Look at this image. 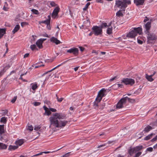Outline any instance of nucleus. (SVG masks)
I'll use <instances>...</instances> for the list:
<instances>
[{"mask_svg": "<svg viewBox=\"0 0 157 157\" xmlns=\"http://www.w3.org/2000/svg\"><path fill=\"white\" fill-rule=\"evenodd\" d=\"M55 116L56 117V118H54L51 121V125H53L56 128H63L64 127L67 123V121H58L57 119H65V117L63 115L59 114L58 113H56L55 114Z\"/></svg>", "mask_w": 157, "mask_h": 157, "instance_id": "1", "label": "nucleus"}, {"mask_svg": "<svg viewBox=\"0 0 157 157\" xmlns=\"http://www.w3.org/2000/svg\"><path fill=\"white\" fill-rule=\"evenodd\" d=\"M105 91L106 90L103 88L99 91L98 96L95 99V101L94 103L93 106L95 109H97L98 107V103L101 100L102 97L105 95Z\"/></svg>", "mask_w": 157, "mask_h": 157, "instance_id": "2", "label": "nucleus"}, {"mask_svg": "<svg viewBox=\"0 0 157 157\" xmlns=\"http://www.w3.org/2000/svg\"><path fill=\"white\" fill-rule=\"evenodd\" d=\"M142 32V29L141 27L135 28L131 30L127 35V37L130 38L135 37L138 34H141Z\"/></svg>", "mask_w": 157, "mask_h": 157, "instance_id": "3", "label": "nucleus"}, {"mask_svg": "<svg viewBox=\"0 0 157 157\" xmlns=\"http://www.w3.org/2000/svg\"><path fill=\"white\" fill-rule=\"evenodd\" d=\"M143 146L142 145L137 146L134 147H130L128 150V152L130 156H132L134 153L136 152L142 150Z\"/></svg>", "mask_w": 157, "mask_h": 157, "instance_id": "4", "label": "nucleus"}, {"mask_svg": "<svg viewBox=\"0 0 157 157\" xmlns=\"http://www.w3.org/2000/svg\"><path fill=\"white\" fill-rule=\"evenodd\" d=\"M92 30L95 35L98 36L101 35L102 33V28L97 25L93 26Z\"/></svg>", "mask_w": 157, "mask_h": 157, "instance_id": "5", "label": "nucleus"}, {"mask_svg": "<svg viewBox=\"0 0 157 157\" xmlns=\"http://www.w3.org/2000/svg\"><path fill=\"white\" fill-rule=\"evenodd\" d=\"M59 10L60 8L59 6L55 8L51 14L52 18L54 19H57L59 17L58 13Z\"/></svg>", "mask_w": 157, "mask_h": 157, "instance_id": "6", "label": "nucleus"}, {"mask_svg": "<svg viewBox=\"0 0 157 157\" xmlns=\"http://www.w3.org/2000/svg\"><path fill=\"white\" fill-rule=\"evenodd\" d=\"M135 80L132 78H124L121 80V83H123L125 84L132 85L135 83Z\"/></svg>", "mask_w": 157, "mask_h": 157, "instance_id": "7", "label": "nucleus"}, {"mask_svg": "<svg viewBox=\"0 0 157 157\" xmlns=\"http://www.w3.org/2000/svg\"><path fill=\"white\" fill-rule=\"evenodd\" d=\"M67 52L72 54L75 56H76L78 54L79 50L77 48L73 47L68 50Z\"/></svg>", "mask_w": 157, "mask_h": 157, "instance_id": "8", "label": "nucleus"}, {"mask_svg": "<svg viewBox=\"0 0 157 157\" xmlns=\"http://www.w3.org/2000/svg\"><path fill=\"white\" fill-rule=\"evenodd\" d=\"M146 34L147 35V38L149 41L155 40L157 39V36L154 33L149 32L148 33Z\"/></svg>", "mask_w": 157, "mask_h": 157, "instance_id": "9", "label": "nucleus"}, {"mask_svg": "<svg viewBox=\"0 0 157 157\" xmlns=\"http://www.w3.org/2000/svg\"><path fill=\"white\" fill-rule=\"evenodd\" d=\"M46 40V38L40 39L38 40L36 42V45L39 48H43L42 43L43 42Z\"/></svg>", "mask_w": 157, "mask_h": 157, "instance_id": "10", "label": "nucleus"}, {"mask_svg": "<svg viewBox=\"0 0 157 157\" xmlns=\"http://www.w3.org/2000/svg\"><path fill=\"white\" fill-rule=\"evenodd\" d=\"M124 98H122L118 102L117 105V108L120 109L123 107V104H125Z\"/></svg>", "mask_w": 157, "mask_h": 157, "instance_id": "11", "label": "nucleus"}, {"mask_svg": "<svg viewBox=\"0 0 157 157\" xmlns=\"http://www.w3.org/2000/svg\"><path fill=\"white\" fill-rule=\"evenodd\" d=\"M116 4L117 6L119 8H126L125 5L123 3L122 0L116 1Z\"/></svg>", "mask_w": 157, "mask_h": 157, "instance_id": "12", "label": "nucleus"}, {"mask_svg": "<svg viewBox=\"0 0 157 157\" xmlns=\"http://www.w3.org/2000/svg\"><path fill=\"white\" fill-rule=\"evenodd\" d=\"M50 40L51 42L53 43H55L57 45L60 44L61 43V42L60 40H58L57 38L55 37H52L50 38Z\"/></svg>", "mask_w": 157, "mask_h": 157, "instance_id": "13", "label": "nucleus"}, {"mask_svg": "<svg viewBox=\"0 0 157 157\" xmlns=\"http://www.w3.org/2000/svg\"><path fill=\"white\" fill-rule=\"evenodd\" d=\"M151 27V23L150 22H148L145 25V28L146 30L145 31V34L148 33L149 32V30L150 29Z\"/></svg>", "mask_w": 157, "mask_h": 157, "instance_id": "14", "label": "nucleus"}, {"mask_svg": "<svg viewBox=\"0 0 157 157\" xmlns=\"http://www.w3.org/2000/svg\"><path fill=\"white\" fill-rule=\"evenodd\" d=\"M111 24L112 22H111L108 24V27H107V33L109 35L111 34L112 33L113 27L111 26Z\"/></svg>", "mask_w": 157, "mask_h": 157, "instance_id": "15", "label": "nucleus"}, {"mask_svg": "<svg viewBox=\"0 0 157 157\" xmlns=\"http://www.w3.org/2000/svg\"><path fill=\"white\" fill-rule=\"evenodd\" d=\"M145 0H134V3L136 6L142 5Z\"/></svg>", "mask_w": 157, "mask_h": 157, "instance_id": "16", "label": "nucleus"}, {"mask_svg": "<svg viewBox=\"0 0 157 157\" xmlns=\"http://www.w3.org/2000/svg\"><path fill=\"white\" fill-rule=\"evenodd\" d=\"M90 25V23L89 21V20L87 19L83 22V25H82V26L83 27H89Z\"/></svg>", "mask_w": 157, "mask_h": 157, "instance_id": "17", "label": "nucleus"}, {"mask_svg": "<svg viewBox=\"0 0 157 157\" xmlns=\"http://www.w3.org/2000/svg\"><path fill=\"white\" fill-rule=\"evenodd\" d=\"M48 19H47V20H46L44 21H39V23L40 24H41V23H44L45 25H47V28L48 29L49 28L48 27V25H49V15H48Z\"/></svg>", "mask_w": 157, "mask_h": 157, "instance_id": "18", "label": "nucleus"}, {"mask_svg": "<svg viewBox=\"0 0 157 157\" xmlns=\"http://www.w3.org/2000/svg\"><path fill=\"white\" fill-rule=\"evenodd\" d=\"M67 62V61H65V62H63L61 64L58 65V66H57L56 67H55L54 68H52V69L50 70V77L51 76V77H52L54 75L53 74L52 75V73H50L52 71H53V70H55L56 68L59 67V66H61L62 65L65 63H66Z\"/></svg>", "mask_w": 157, "mask_h": 157, "instance_id": "19", "label": "nucleus"}, {"mask_svg": "<svg viewBox=\"0 0 157 157\" xmlns=\"http://www.w3.org/2000/svg\"><path fill=\"white\" fill-rule=\"evenodd\" d=\"M124 10H119L116 13V14L117 16L120 17H122L124 13Z\"/></svg>", "mask_w": 157, "mask_h": 157, "instance_id": "20", "label": "nucleus"}, {"mask_svg": "<svg viewBox=\"0 0 157 157\" xmlns=\"http://www.w3.org/2000/svg\"><path fill=\"white\" fill-rule=\"evenodd\" d=\"M43 108L45 111V113L44 114V115H49V109H48L46 106L44 105L43 106Z\"/></svg>", "mask_w": 157, "mask_h": 157, "instance_id": "21", "label": "nucleus"}, {"mask_svg": "<svg viewBox=\"0 0 157 157\" xmlns=\"http://www.w3.org/2000/svg\"><path fill=\"white\" fill-rule=\"evenodd\" d=\"M152 127L149 125L147 126L144 129L143 131L146 132H147L150 130L152 129Z\"/></svg>", "mask_w": 157, "mask_h": 157, "instance_id": "22", "label": "nucleus"}, {"mask_svg": "<svg viewBox=\"0 0 157 157\" xmlns=\"http://www.w3.org/2000/svg\"><path fill=\"white\" fill-rule=\"evenodd\" d=\"M20 28V25H17L15 27V28L13 29L12 31V32L13 34L17 32L19 29Z\"/></svg>", "mask_w": 157, "mask_h": 157, "instance_id": "23", "label": "nucleus"}, {"mask_svg": "<svg viewBox=\"0 0 157 157\" xmlns=\"http://www.w3.org/2000/svg\"><path fill=\"white\" fill-rule=\"evenodd\" d=\"M6 33V29H0V39Z\"/></svg>", "mask_w": 157, "mask_h": 157, "instance_id": "24", "label": "nucleus"}, {"mask_svg": "<svg viewBox=\"0 0 157 157\" xmlns=\"http://www.w3.org/2000/svg\"><path fill=\"white\" fill-rule=\"evenodd\" d=\"M7 147V145L0 142V149H6Z\"/></svg>", "mask_w": 157, "mask_h": 157, "instance_id": "25", "label": "nucleus"}, {"mask_svg": "<svg viewBox=\"0 0 157 157\" xmlns=\"http://www.w3.org/2000/svg\"><path fill=\"white\" fill-rule=\"evenodd\" d=\"M123 98H124L125 102V103L126 102L127 100H128L129 102L132 103H133L135 101V100L134 99L129 98L127 97H126Z\"/></svg>", "mask_w": 157, "mask_h": 157, "instance_id": "26", "label": "nucleus"}, {"mask_svg": "<svg viewBox=\"0 0 157 157\" xmlns=\"http://www.w3.org/2000/svg\"><path fill=\"white\" fill-rule=\"evenodd\" d=\"M24 143V140L22 139L19 140L16 142V144L17 145H19V146H21Z\"/></svg>", "mask_w": 157, "mask_h": 157, "instance_id": "27", "label": "nucleus"}, {"mask_svg": "<svg viewBox=\"0 0 157 157\" xmlns=\"http://www.w3.org/2000/svg\"><path fill=\"white\" fill-rule=\"evenodd\" d=\"M146 78L149 81L152 82L154 80V79L152 78V75H146Z\"/></svg>", "mask_w": 157, "mask_h": 157, "instance_id": "28", "label": "nucleus"}, {"mask_svg": "<svg viewBox=\"0 0 157 157\" xmlns=\"http://www.w3.org/2000/svg\"><path fill=\"white\" fill-rule=\"evenodd\" d=\"M155 134L153 133H151L150 134L148 135L147 136H146L144 138V140H147L151 138L152 136L154 135Z\"/></svg>", "mask_w": 157, "mask_h": 157, "instance_id": "29", "label": "nucleus"}, {"mask_svg": "<svg viewBox=\"0 0 157 157\" xmlns=\"http://www.w3.org/2000/svg\"><path fill=\"white\" fill-rule=\"evenodd\" d=\"M123 2V3L125 5V6L126 7L127 6V4H129L131 3L130 1L129 0H122Z\"/></svg>", "mask_w": 157, "mask_h": 157, "instance_id": "30", "label": "nucleus"}, {"mask_svg": "<svg viewBox=\"0 0 157 157\" xmlns=\"http://www.w3.org/2000/svg\"><path fill=\"white\" fill-rule=\"evenodd\" d=\"M50 5L52 7H55V8H56L57 6H59L54 1L50 2Z\"/></svg>", "mask_w": 157, "mask_h": 157, "instance_id": "31", "label": "nucleus"}, {"mask_svg": "<svg viewBox=\"0 0 157 157\" xmlns=\"http://www.w3.org/2000/svg\"><path fill=\"white\" fill-rule=\"evenodd\" d=\"M108 24L107 25V23L105 22L102 23L101 25V28H106L108 27Z\"/></svg>", "mask_w": 157, "mask_h": 157, "instance_id": "32", "label": "nucleus"}, {"mask_svg": "<svg viewBox=\"0 0 157 157\" xmlns=\"http://www.w3.org/2000/svg\"><path fill=\"white\" fill-rule=\"evenodd\" d=\"M18 147L17 146H13L12 145H10L8 148L9 150H14L17 149Z\"/></svg>", "mask_w": 157, "mask_h": 157, "instance_id": "33", "label": "nucleus"}, {"mask_svg": "<svg viewBox=\"0 0 157 157\" xmlns=\"http://www.w3.org/2000/svg\"><path fill=\"white\" fill-rule=\"evenodd\" d=\"M4 126L3 125H0V134H2L4 132Z\"/></svg>", "mask_w": 157, "mask_h": 157, "instance_id": "34", "label": "nucleus"}, {"mask_svg": "<svg viewBox=\"0 0 157 157\" xmlns=\"http://www.w3.org/2000/svg\"><path fill=\"white\" fill-rule=\"evenodd\" d=\"M8 6V4L7 2H5V4L4 5V6L3 8V10L5 11H7L8 10V8L7 7V6Z\"/></svg>", "mask_w": 157, "mask_h": 157, "instance_id": "35", "label": "nucleus"}, {"mask_svg": "<svg viewBox=\"0 0 157 157\" xmlns=\"http://www.w3.org/2000/svg\"><path fill=\"white\" fill-rule=\"evenodd\" d=\"M0 121L3 123L5 124L7 121L6 118L5 117H2L1 118Z\"/></svg>", "mask_w": 157, "mask_h": 157, "instance_id": "36", "label": "nucleus"}, {"mask_svg": "<svg viewBox=\"0 0 157 157\" xmlns=\"http://www.w3.org/2000/svg\"><path fill=\"white\" fill-rule=\"evenodd\" d=\"M30 48L32 51H34L35 50H38V49L37 48L36 45L35 44H33L31 45L30 46Z\"/></svg>", "mask_w": 157, "mask_h": 157, "instance_id": "37", "label": "nucleus"}, {"mask_svg": "<svg viewBox=\"0 0 157 157\" xmlns=\"http://www.w3.org/2000/svg\"><path fill=\"white\" fill-rule=\"evenodd\" d=\"M31 11L34 14L38 15L39 14V13L38 10L35 9H32L31 10Z\"/></svg>", "mask_w": 157, "mask_h": 157, "instance_id": "38", "label": "nucleus"}, {"mask_svg": "<svg viewBox=\"0 0 157 157\" xmlns=\"http://www.w3.org/2000/svg\"><path fill=\"white\" fill-rule=\"evenodd\" d=\"M36 66L35 67V68H37L40 67L44 66V65L42 64V62H41L40 63H36Z\"/></svg>", "mask_w": 157, "mask_h": 157, "instance_id": "39", "label": "nucleus"}, {"mask_svg": "<svg viewBox=\"0 0 157 157\" xmlns=\"http://www.w3.org/2000/svg\"><path fill=\"white\" fill-rule=\"evenodd\" d=\"M38 87L37 84L36 83L35 84H33L32 86V89L34 90H35Z\"/></svg>", "mask_w": 157, "mask_h": 157, "instance_id": "40", "label": "nucleus"}, {"mask_svg": "<svg viewBox=\"0 0 157 157\" xmlns=\"http://www.w3.org/2000/svg\"><path fill=\"white\" fill-rule=\"evenodd\" d=\"M105 103H101L100 105L99 106V108L101 109H102L105 107Z\"/></svg>", "mask_w": 157, "mask_h": 157, "instance_id": "41", "label": "nucleus"}, {"mask_svg": "<svg viewBox=\"0 0 157 157\" xmlns=\"http://www.w3.org/2000/svg\"><path fill=\"white\" fill-rule=\"evenodd\" d=\"M56 97L57 101L59 102H61L62 101V100L63 99V98H59V97L57 96V94H56Z\"/></svg>", "mask_w": 157, "mask_h": 157, "instance_id": "42", "label": "nucleus"}, {"mask_svg": "<svg viewBox=\"0 0 157 157\" xmlns=\"http://www.w3.org/2000/svg\"><path fill=\"white\" fill-rule=\"evenodd\" d=\"M90 5V2H88L85 5V7L83 8L84 10H86L88 8V6Z\"/></svg>", "mask_w": 157, "mask_h": 157, "instance_id": "43", "label": "nucleus"}, {"mask_svg": "<svg viewBox=\"0 0 157 157\" xmlns=\"http://www.w3.org/2000/svg\"><path fill=\"white\" fill-rule=\"evenodd\" d=\"M41 128L40 125H35V126L34 129L36 131H38Z\"/></svg>", "mask_w": 157, "mask_h": 157, "instance_id": "44", "label": "nucleus"}, {"mask_svg": "<svg viewBox=\"0 0 157 157\" xmlns=\"http://www.w3.org/2000/svg\"><path fill=\"white\" fill-rule=\"evenodd\" d=\"M71 153V152H68L65 154V155L62 156L61 157H69L70 155V153Z\"/></svg>", "mask_w": 157, "mask_h": 157, "instance_id": "45", "label": "nucleus"}, {"mask_svg": "<svg viewBox=\"0 0 157 157\" xmlns=\"http://www.w3.org/2000/svg\"><path fill=\"white\" fill-rule=\"evenodd\" d=\"M142 154V152L140 151L137 152L135 155L133 157H139Z\"/></svg>", "mask_w": 157, "mask_h": 157, "instance_id": "46", "label": "nucleus"}, {"mask_svg": "<svg viewBox=\"0 0 157 157\" xmlns=\"http://www.w3.org/2000/svg\"><path fill=\"white\" fill-rule=\"evenodd\" d=\"M28 24V23L26 22H23L21 23V25L22 27H23L27 25Z\"/></svg>", "mask_w": 157, "mask_h": 157, "instance_id": "47", "label": "nucleus"}, {"mask_svg": "<svg viewBox=\"0 0 157 157\" xmlns=\"http://www.w3.org/2000/svg\"><path fill=\"white\" fill-rule=\"evenodd\" d=\"M40 104V102H34L33 103V105L35 106H37L39 105Z\"/></svg>", "mask_w": 157, "mask_h": 157, "instance_id": "48", "label": "nucleus"}, {"mask_svg": "<svg viewBox=\"0 0 157 157\" xmlns=\"http://www.w3.org/2000/svg\"><path fill=\"white\" fill-rule=\"evenodd\" d=\"M56 109H55L50 108V115L51 114L50 111H52V112H56Z\"/></svg>", "mask_w": 157, "mask_h": 157, "instance_id": "49", "label": "nucleus"}, {"mask_svg": "<svg viewBox=\"0 0 157 157\" xmlns=\"http://www.w3.org/2000/svg\"><path fill=\"white\" fill-rule=\"evenodd\" d=\"M153 148L152 147H149L147 148L146 149V151H149L150 152H152L153 151Z\"/></svg>", "mask_w": 157, "mask_h": 157, "instance_id": "50", "label": "nucleus"}, {"mask_svg": "<svg viewBox=\"0 0 157 157\" xmlns=\"http://www.w3.org/2000/svg\"><path fill=\"white\" fill-rule=\"evenodd\" d=\"M28 129L30 131H32L33 130V127L32 126H28Z\"/></svg>", "mask_w": 157, "mask_h": 157, "instance_id": "51", "label": "nucleus"}, {"mask_svg": "<svg viewBox=\"0 0 157 157\" xmlns=\"http://www.w3.org/2000/svg\"><path fill=\"white\" fill-rule=\"evenodd\" d=\"M79 48L81 52H83L85 49V48L84 47L82 46L79 47Z\"/></svg>", "mask_w": 157, "mask_h": 157, "instance_id": "52", "label": "nucleus"}, {"mask_svg": "<svg viewBox=\"0 0 157 157\" xmlns=\"http://www.w3.org/2000/svg\"><path fill=\"white\" fill-rule=\"evenodd\" d=\"M17 98V97L16 96L14 97L13 99L11 101V102L13 103H14L16 101Z\"/></svg>", "mask_w": 157, "mask_h": 157, "instance_id": "53", "label": "nucleus"}, {"mask_svg": "<svg viewBox=\"0 0 157 157\" xmlns=\"http://www.w3.org/2000/svg\"><path fill=\"white\" fill-rule=\"evenodd\" d=\"M27 73V72L26 71L24 74H21L20 75V79L22 80L23 79V78L22 77V76H23L24 75H25Z\"/></svg>", "mask_w": 157, "mask_h": 157, "instance_id": "54", "label": "nucleus"}, {"mask_svg": "<svg viewBox=\"0 0 157 157\" xmlns=\"http://www.w3.org/2000/svg\"><path fill=\"white\" fill-rule=\"evenodd\" d=\"M117 77L116 76H115L111 78L110 79V81H113L114 80H115V79H117Z\"/></svg>", "mask_w": 157, "mask_h": 157, "instance_id": "55", "label": "nucleus"}, {"mask_svg": "<svg viewBox=\"0 0 157 157\" xmlns=\"http://www.w3.org/2000/svg\"><path fill=\"white\" fill-rule=\"evenodd\" d=\"M117 85L118 86V87H120L121 88L123 87V85L122 84H117Z\"/></svg>", "mask_w": 157, "mask_h": 157, "instance_id": "56", "label": "nucleus"}, {"mask_svg": "<svg viewBox=\"0 0 157 157\" xmlns=\"http://www.w3.org/2000/svg\"><path fill=\"white\" fill-rule=\"evenodd\" d=\"M29 53H26L24 55V58H27L29 56Z\"/></svg>", "mask_w": 157, "mask_h": 157, "instance_id": "57", "label": "nucleus"}, {"mask_svg": "<svg viewBox=\"0 0 157 157\" xmlns=\"http://www.w3.org/2000/svg\"><path fill=\"white\" fill-rule=\"evenodd\" d=\"M137 41L138 43L140 44H142L143 43V41L142 40H137Z\"/></svg>", "mask_w": 157, "mask_h": 157, "instance_id": "58", "label": "nucleus"}, {"mask_svg": "<svg viewBox=\"0 0 157 157\" xmlns=\"http://www.w3.org/2000/svg\"><path fill=\"white\" fill-rule=\"evenodd\" d=\"M96 2L98 3H102L103 2L102 0H95Z\"/></svg>", "mask_w": 157, "mask_h": 157, "instance_id": "59", "label": "nucleus"}, {"mask_svg": "<svg viewBox=\"0 0 157 157\" xmlns=\"http://www.w3.org/2000/svg\"><path fill=\"white\" fill-rule=\"evenodd\" d=\"M105 144H103L102 145H99L98 146L97 148H100L102 147L105 146Z\"/></svg>", "mask_w": 157, "mask_h": 157, "instance_id": "60", "label": "nucleus"}, {"mask_svg": "<svg viewBox=\"0 0 157 157\" xmlns=\"http://www.w3.org/2000/svg\"><path fill=\"white\" fill-rule=\"evenodd\" d=\"M157 140V139H156V138L155 137V138H153L151 140V141L152 142H154L155 141H156V140Z\"/></svg>", "mask_w": 157, "mask_h": 157, "instance_id": "61", "label": "nucleus"}, {"mask_svg": "<svg viewBox=\"0 0 157 157\" xmlns=\"http://www.w3.org/2000/svg\"><path fill=\"white\" fill-rule=\"evenodd\" d=\"M42 153H41V152H40V153L37 154H36V155H34L33 156H39V155H42Z\"/></svg>", "mask_w": 157, "mask_h": 157, "instance_id": "62", "label": "nucleus"}, {"mask_svg": "<svg viewBox=\"0 0 157 157\" xmlns=\"http://www.w3.org/2000/svg\"><path fill=\"white\" fill-rule=\"evenodd\" d=\"M49 72V71H47V72H46L45 73H44L43 75L42 76H44L45 75L48 74Z\"/></svg>", "mask_w": 157, "mask_h": 157, "instance_id": "63", "label": "nucleus"}, {"mask_svg": "<svg viewBox=\"0 0 157 157\" xmlns=\"http://www.w3.org/2000/svg\"><path fill=\"white\" fill-rule=\"evenodd\" d=\"M153 148L154 149H156L157 148V143L153 146Z\"/></svg>", "mask_w": 157, "mask_h": 157, "instance_id": "64", "label": "nucleus"}]
</instances>
